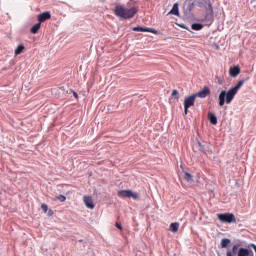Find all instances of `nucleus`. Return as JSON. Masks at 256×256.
I'll return each mask as SVG.
<instances>
[{
	"label": "nucleus",
	"mask_w": 256,
	"mask_h": 256,
	"mask_svg": "<svg viewBox=\"0 0 256 256\" xmlns=\"http://www.w3.org/2000/svg\"><path fill=\"white\" fill-rule=\"evenodd\" d=\"M41 209L44 211V213H47V211L49 210V207L47 206V204H42Z\"/></svg>",
	"instance_id": "obj_22"
},
{
	"label": "nucleus",
	"mask_w": 256,
	"mask_h": 256,
	"mask_svg": "<svg viewBox=\"0 0 256 256\" xmlns=\"http://www.w3.org/2000/svg\"><path fill=\"white\" fill-rule=\"evenodd\" d=\"M58 201H60L61 203H65V201H67V197H65V195L63 194H60L58 197H57Z\"/></svg>",
	"instance_id": "obj_21"
},
{
	"label": "nucleus",
	"mask_w": 256,
	"mask_h": 256,
	"mask_svg": "<svg viewBox=\"0 0 256 256\" xmlns=\"http://www.w3.org/2000/svg\"><path fill=\"white\" fill-rule=\"evenodd\" d=\"M249 247H251L252 249H254L255 253H256V245L255 244H250ZM256 256V254H255Z\"/></svg>",
	"instance_id": "obj_26"
},
{
	"label": "nucleus",
	"mask_w": 256,
	"mask_h": 256,
	"mask_svg": "<svg viewBox=\"0 0 256 256\" xmlns=\"http://www.w3.org/2000/svg\"><path fill=\"white\" fill-rule=\"evenodd\" d=\"M217 217L221 223H237V218H235L233 213L217 214Z\"/></svg>",
	"instance_id": "obj_5"
},
{
	"label": "nucleus",
	"mask_w": 256,
	"mask_h": 256,
	"mask_svg": "<svg viewBox=\"0 0 256 256\" xmlns=\"http://www.w3.org/2000/svg\"><path fill=\"white\" fill-rule=\"evenodd\" d=\"M132 31H140L142 33H153L154 35H157V30L151 28H143L141 26L133 27Z\"/></svg>",
	"instance_id": "obj_9"
},
{
	"label": "nucleus",
	"mask_w": 256,
	"mask_h": 256,
	"mask_svg": "<svg viewBox=\"0 0 256 256\" xmlns=\"http://www.w3.org/2000/svg\"><path fill=\"white\" fill-rule=\"evenodd\" d=\"M137 13H139V8L137 7L128 8L121 4H117L114 7V15L119 17V19H124L126 21L133 19Z\"/></svg>",
	"instance_id": "obj_2"
},
{
	"label": "nucleus",
	"mask_w": 256,
	"mask_h": 256,
	"mask_svg": "<svg viewBox=\"0 0 256 256\" xmlns=\"http://www.w3.org/2000/svg\"><path fill=\"white\" fill-rule=\"evenodd\" d=\"M199 7L206 11L205 19L206 21H213V4L211 1H201L199 2Z\"/></svg>",
	"instance_id": "obj_4"
},
{
	"label": "nucleus",
	"mask_w": 256,
	"mask_h": 256,
	"mask_svg": "<svg viewBox=\"0 0 256 256\" xmlns=\"http://www.w3.org/2000/svg\"><path fill=\"white\" fill-rule=\"evenodd\" d=\"M48 19H51V13L50 12H43L38 15V21L39 23H45Z\"/></svg>",
	"instance_id": "obj_11"
},
{
	"label": "nucleus",
	"mask_w": 256,
	"mask_h": 256,
	"mask_svg": "<svg viewBox=\"0 0 256 256\" xmlns=\"http://www.w3.org/2000/svg\"><path fill=\"white\" fill-rule=\"evenodd\" d=\"M116 227H117V229H119L120 231H123V226H121L120 223H116Z\"/></svg>",
	"instance_id": "obj_25"
},
{
	"label": "nucleus",
	"mask_w": 256,
	"mask_h": 256,
	"mask_svg": "<svg viewBox=\"0 0 256 256\" xmlns=\"http://www.w3.org/2000/svg\"><path fill=\"white\" fill-rule=\"evenodd\" d=\"M39 29H41V23L38 22L36 23L30 30V32L33 34V35H37V33H39Z\"/></svg>",
	"instance_id": "obj_16"
},
{
	"label": "nucleus",
	"mask_w": 256,
	"mask_h": 256,
	"mask_svg": "<svg viewBox=\"0 0 256 256\" xmlns=\"http://www.w3.org/2000/svg\"><path fill=\"white\" fill-rule=\"evenodd\" d=\"M179 94V92L177 90H173L172 93H171V96L172 97H175Z\"/></svg>",
	"instance_id": "obj_24"
},
{
	"label": "nucleus",
	"mask_w": 256,
	"mask_h": 256,
	"mask_svg": "<svg viewBox=\"0 0 256 256\" xmlns=\"http://www.w3.org/2000/svg\"><path fill=\"white\" fill-rule=\"evenodd\" d=\"M71 93H73V96L75 97V99H79V94H77L75 90H71Z\"/></svg>",
	"instance_id": "obj_23"
},
{
	"label": "nucleus",
	"mask_w": 256,
	"mask_h": 256,
	"mask_svg": "<svg viewBox=\"0 0 256 256\" xmlns=\"http://www.w3.org/2000/svg\"><path fill=\"white\" fill-rule=\"evenodd\" d=\"M170 231L172 233H177V231H179V223L178 222H174L170 224Z\"/></svg>",
	"instance_id": "obj_17"
},
{
	"label": "nucleus",
	"mask_w": 256,
	"mask_h": 256,
	"mask_svg": "<svg viewBox=\"0 0 256 256\" xmlns=\"http://www.w3.org/2000/svg\"><path fill=\"white\" fill-rule=\"evenodd\" d=\"M118 197H124L127 199H134L137 200L139 199V194L138 193H134L132 190H120L118 191Z\"/></svg>",
	"instance_id": "obj_7"
},
{
	"label": "nucleus",
	"mask_w": 256,
	"mask_h": 256,
	"mask_svg": "<svg viewBox=\"0 0 256 256\" xmlns=\"http://www.w3.org/2000/svg\"><path fill=\"white\" fill-rule=\"evenodd\" d=\"M184 179L187 181V183H191L193 182V175H191L189 172H185Z\"/></svg>",
	"instance_id": "obj_19"
},
{
	"label": "nucleus",
	"mask_w": 256,
	"mask_h": 256,
	"mask_svg": "<svg viewBox=\"0 0 256 256\" xmlns=\"http://www.w3.org/2000/svg\"><path fill=\"white\" fill-rule=\"evenodd\" d=\"M245 84V80H240L238 83L235 85V87L231 88L228 91L222 90L218 96L219 99V105L220 107H223L225 105V97H226V103L229 105L233 99H235L236 93L243 87Z\"/></svg>",
	"instance_id": "obj_1"
},
{
	"label": "nucleus",
	"mask_w": 256,
	"mask_h": 256,
	"mask_svg": "<svg viewBox=\"0 0 256 256\" xmlns=\"http://www.w3.org/2000/svg\"><path fill=\"white\" fill-rule=\"evenodd\" d=\"M168 15H175L176 17H179V3H175Z\"/></svg>",
	"instance_id": "obj_13"
},
{
	"label": "nucleus",
	"mask_w": 256,
	"mask_h": 256,
	"mask_svg": "<svg viewBox=\"0 0 256 256\" xmlns=\"http://www.w3.org/2000/svg\"><path fill=\"white\" fill-rule=\"evenodd\" d=\"M195 99H197V95L192 94L184 99V113L187 115L189 113V109L195 106Z\"/></svg>",
	"instance_id": "obj_6"
},
{
	"label": "nucleus",
	"mask_w": 256,
	"mask_h": 256,
	"mask_svg": "<svg viewBox=\"0 0 256 256\" xmlns=\"http://www.w3.org/2000/svg\"><path fill=\"white\" fill-rule=\"evenodd\" d=\"M241 73V68L239 66L230 67L229 75L230 77H237Z\"/></svg>",
	"instance_id": "obj_12"
},
{
	"label": "nucleus",
	"mask_w": 256,
	"mask_h": 256,
	"mask_svg": "<svg viewBox=\"0 0 256 256\" xmlns=\"http://www.w3.org/2000/svg\"><path fill=\"white\" fill-rule=\"evenodd\" d=\"M208 119L211 125H217V116H215V114H213L212 112L208 113Z\"/></svg>",
	"instance_id": "obj_15"
},
{
	"label": "nucleus",
	"mask_w": 256,
	"mask_h": 256,
	"mask_svg": "<svg viewBox=\"0 0 256 256\" xmlns=\"http://www.w3.org/2000/svg\"><path fill=\"white\" fill-rule=\"evenodd\" d=\"M191 29H193V31H201V29H203V26L202 24L194 23L191 25Z\"/></svg>",
	"instance_id": "obj_20"
},
{
	"label": "nucleus",
	"mask_w": 256,
	"mask_h": 256,
	"mask_svg": "<svg viewBox=\"0 0 256 256\" xmlns=\"http://www.w3.org/2000/svg\"><path fill=\"white\" fill-rule=\"evenodd\" d=\"M221 248L222 249H227V247H229V245H231V239H229V238H223L222 240H221Z\"/></svg>",
	"instance_id": "obj_14"
},
{
	"label": "nucleus",
	"mask_w": 256,
	"mask_h": 256,
	"mask_svg": "<svg viewBox=\"0 0 256 256\" xmlns=\"http://www.w3.org/2000/svg\"><path fill=\"white\" fill-rule=\"evenodd\" d=\"M83 201L88 209H95V204H93V198L91 196H84Z\"/></svg>",
	"instance_id": "obj_10"
},
{
	"label": "nucleus",
	"mask_w": 256,
	"mask_h": 256,
	"mask_svg": "<svg viewBox=\"0 0 256 256\" xmlns=\"http://www.w3.org/2000/svg\"><path fill=\"white\" fill-rule=\"evenodd\" d=\"M23 51H25V45L20 44L15 49V55H21V53H23Z\"/></svg>",
	"instance_id": "obj_18"
},
{
	"label": "nucleus",
	"mask_w": 256,
	"mask_h": 256,
	"mask_svg": "<svg viewBox=\"0 0 256 256\" xmlns=\"http://www.w3.org/2000/svg\"><path fill=\"white\" fill-rule=\"evenodd\" d=\"M194 95L200 99H205V97L211 95V89H209L208 86H205L201 91L195 93Z\"/></svg>",
	"instance_id": "obj_8"
},
{
	"label": "nucleus",
	"mask_w": 256,
	"mask_h": 256,
	"mask_svg": "<svg viewBox=\"0 0 256 256\" xmlns=\"http://www.w3.org/2000/svg\"><path fill=\"white\" fill-rule=\"evenodd\" d=\"M226 256H255V254L247 248H240L239 244H234L231 249L227 250Z\"/></svg>",
	"instance_id": "obj_3"
}]
</instances>
